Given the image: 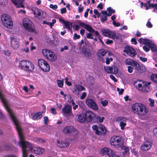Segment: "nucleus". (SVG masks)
Returning a JSON list of instances; mask_svg holds the SVG:
<instances>
[{"label":"nucleus","mask_w":157,"mask_h":157,"mask_svg":"<svg viewBox=\"0 0 157 157\" xmlns=\"http://www.w3.org/2000/svg\"><path fill=\"white\" fill-rule=\"evenodd\" d=\"M153 134L157 137V127L154 128L153 130Z\"/></svg>","instance_id":"5fc2aeb1"},{"label":"nucleus","mask_w":157,"mask_h":157,"mask_svg":"<svg viewBox=\"0 0 157 157\" xmlns=\"http://www.w3.org/2000/svg\"><path fill=\"white\" fill-rule=\"evenodd\" d=\"M149 42L147 45L150 47L152 52L155 51L157 52V47L156 45L150 40V42Z\"/></svg>","instance_id":"b1692460"},{"label":"nucleus","mask_w":157,"mask_h":157,"mask_svg":"<svg viewBox=\"0 0 157 157\" xmlns=\"http://www.w3.org/2000/svg\"><path fill=\"white\" fill-rule=\"evenodd\" d=\"M136 70L138 71L140 73H142L146 71V69L144 66H140L139 63L135 61L132 65Z\"/></svg>","instance_id":"9b49d317"},{"label":"nucleus","mask_w":157,"mask_h":157,"mask_svg":"<svg viewBox=\"0 0 157 157\" xmlns=\"http://www.w3.org/2000/svg\"><path fill=\"white\" fill-rule=\"evenodd\" d=\"M86 103L90 107L94 110H97L98 107L97 104L92 99H87L86 100Z\"/></svg>","instance_id":"f8f14e48"},{"label":"nucleus","mask_w":157,"mask_h":157,"mask_svg":"<svg viewBox=\"0 0 157 157\" xmlns=\"http://www.w3.org/2000/svg\"><path fill=\"white\" fill-rule=\"evenodd\" d=\"M123 145H122V146H121L120 147H121L123 149H124V150L125 151L123 152V153H126V152L128 151H129V149L128 147Z\"/></svg>","instance_id":"c03bdc74"},{"label":"nucleus","mask_w":157,"mask_h":157,"mask_svg":"<svg viewBox=\"0 0 157 157\" xmlns=\"http://www.w3.org/2000/svg\"><path fill=\"white\" fill-rule=\"evenodd\" d=\"M117 90L119 94L120 95H121L123 94L124 91V90L123 89H120L119 88H117Z\"/></svg>","instance_id":"3c124183"},{"label":"nucleus","mask_w":157,"mask_h":157,"mask_svg":"<svg viewBox=\"0 0 157 157\" xmlns=\"http://www.w3.org/2000/svg\"><path fill=\"white\" fill-rule=\"evenodd\" d=\"M43 118L44 123V124H47L48 123V117H47L45 116Z\"/></svg>","instance_id":"8fccbe9b"},{"label":"nucleus","mask_w":157,"mask_h":157,"mask_svg":"<svg viewBox=\"0 0 157 157\" xmlns=\"http://www.w3.org/2000/svg\"><path fill=\"white\" fill-rule=\"evenodd\" d=\"M42 112H39L35 114L33 117V119L34 120L39 119L42 117Z\"/></svg>","instance_id":"bb28decb"},{"label":"nucleus","mask_w":157,"mask_h":157,"mask_svg":"<svg viewBox=\"0 0 157 157\" xmlns=\"http://www.w3.org/2000/svg\"><path fill=\"white\" fill-rule=\"evenodd\" d=\"M17 0H11L12 1L17 7L20 8V5H19L18 3L17 2Z\"/></svg>","instance_id":"49530a36"},{"label":"nucleus","mask_w":157,"mask_h":157,"mask_svg":"<svg viewBox=\"0 0 157 157\" xmlns=\"http://www.w3.org/2000/svg\"><path fill=\"white\" fill-rule=\"evenodd\" d=\"M82 54L86 57L90 58L91 53L90 50L85 47H83L82 49Z\"/></svg>","instance_id":"a211bd4d"},{"label":"nucleus","mask_w":157,"mask_h":157,"mask_svg":"<svg viewBox=\"0 0 157 157\" xmlns=\"http://www.w3.org/2000/svg\"><path fill=\"white\" fill-rule=\"evenodd\" d=\"M124 52L132 57L136 54L135 50L128 45H127L125 47Z\"/></svg>","instance_id":"6e6552de"},{"label":"nucleus","mask_w":157,"mask_h":157,"mask_svg":"<svg viewBox=\"0 0 157 157\" xmlns=\"http://www.w3.org/2000/svg\"><path fill=\"white\" fill-rule=\"evenodd\" d=\"M112 70L113 71V74H117L118 72V69L117 67L115 66L112 67Z\"/></svg>","instance_id":"ea45409f"},{"label":"nucleus","mask_w":157,"mask_h":157,"mask_svg":"<svg viewBox=\"0 0 157 157\" xmlns=\"http://www.w3.org/2000/svg\"><path fill=\"white\" fill-rule=\"evenodd\" d=\"M110 142L111 145L117 148H119L123 145V141L119 136H114L112 137Z\"/></svg>","instance_id":"20e7f679"},{"label":"nucleus","mask_w":157,"mask_h":157,"mask_svg":"<svg viewBox=\"0 0 157 157\" xmlns=\"http://www.w3.org/2000/svg\"><path fill=\"white\" fill-rule=\"evenodd\" d=\"M86 37L89 39H93V35L90 33H88L87 34Z\"/></svg>","instance_id":"603ef678"},{"label":"nucleus","mask_w":157,"mask_h":157,"mask_svg":"<svg viewBox=\"0 0 157 157\" xmlns=\"http://www.w3.org/2000/svg\"><path fill=\"white\" fill-rule=\"evenodd\" d=\"M151 80L153 82L157 83V75L156 74H152L151 75Z\"/></svg>","instance_id":"473e14b6"},{"label":"nucleus","mask_w":157,"mask_h":157,"mask_svg":"<svg viewBox=\"0 0 157 157\" xmlns=\"http://www.w3.org/2000/svg\"><path fill=\"white\" fill-rule=\"evenodd\" d=\"M85 28L88 31L92 33H93V32L94 31V30L90 26L87 25Z\"/></svg>","instance_id":"f704fd0d"},{"label":"nucleus","mask_w":157,"mask_h":157,"mask_svg":"<svg viewBox=\"0 0 157 157\" xmlns=\"http://www.w3.org/2000/svg\"><path fill=\"white\" fill-rule=\"evenodd\" d=\"M58 86L59 87H62L63 86V80H57V81Z\"/></svg>","instance_id":"79ce46f5"},{"label":"nucleus","mask_w":157,"mask_h":157,"mask_svg":"<svg viewBox=\"0 0 157 157\" xmlns=\"http://www.w3.org/2000/svg\"><path fill=\"white\" fill-rule=\"evenodd\" d=\"M109 34V37L112 39H118V36H116V34L110 31Z\"/></svg>","instance_id":"2f4dec72"},{"label":"nucleus","mask_w":157,"mask_h":157,"mask_svg":"<svg viewBox=\"0 0 157 157\" xmlns=\"http://www.w3.org/2000/svg\"><path fill=\"white\" fill-rule=\"evenodd\" d=\"M135 61L130 59H127L126 60L125 62L127 65L132 66V65L133 64Z\"/></svg>","instance_id":"c756f323"},{"label":"nucleus","mask_w":157,"mask_h":157,"mask_svg":"<svg viewBox=\"0 0 157 157\" xmlns=\"http://www.w3.org/2000/svg\"><path fill=\"white\" fill-rule=\"evenodd\" d=\"M101 104L103 106H105L108 104V102L107 101L104 100V101H101Z\"/></svg>","instance_id":"338daca9"},{"label":"nucleus","mask_w":157,"mask_h":157,"mask_svg":"<svg viewBox=\"0 0 157 157\" xmlns=\"http://www.w3.org/2000/svg\"><path fill=\"white\" fill-rule=\"evenodd\" d=\"M149 47L148 46L147 47L146 46H144L143 47V48L145 52H148L150 50Z\"/></svg>","instance_id":"69168bd1"},{"label":"nucleus","mask_w":157,"mask_h":157,"mask_svg":"<svg viewBox=\"0 0 157 157\" xmlns=\"http://www.w3.org/2000/svg\"><path fill=\"white\" fill-rule=\"evenodd\" d=\"M148 100L150 101V106L153 107L154 105V103L155 102L151 98H149Z\"/></svg>","instance_id":"de8ad7c7"},{"label":"nucleus","mask_w":157,"mask_h":157,"mask_svg":"<svg viewBox=\"0 0 157 157\" xmlns=\"http://www.w3.org/2000/svg\"><path fill=\"white\" fill-rule=\"evenodd\" d=\"M107 53L106 50L103 49H101L98 50L97 52L98 57L99 60L101 62H104V57Z\"/></svg>","instance_id":"2eb2a0df"},{"label":"nucleus","mask_w":157,"mask_h":157,"mask_svg":"<svg viewBox=\"0 0 157 157\" xmlns=\"http://www.w3.org/2000/svg\"><path fill=\"white\" fill-rule=\"evenodd\" d=\"M38 63L39 67L43 71L46 72H48L50 71V68L49 64L44 59H39Z\"/></svg>","instance_id":"39448f33"},{"label":"nucleus","mask_w":157,"mask_h":157,"mask_svg":"<svg viewBox=\"0 0 157 157\" xmlns=\"http://www.w3.org/2000/svg\"><path fill=\"white\" fill-rule=\"evenodd\" d=\"M83 90H85V88L83 86L79 85H77L75 86L72 91L75 94L78 95L80 91Z\"/></svg>","instance_id":"dca6fc26"},{"label":"nucleus","mask_w":157,"mask_h":157,"mask_svg":"<svg viewBox=\"0 0 157 157\" xmlns=\"http://www.w3.org/2000/svg\"><path fill=\"white\" fill-rule=\"evenodd\" d=\"M68 47L67 46H65L64 48H61L60 49V51L61 52H63L64 50H67L68 49Z\"/></svg>","instance_id":"0e129e2a"},{"label":"nucleus","mask_w":157,"mask_h":157,"mask_svg":"<svg viewBox=\"0 0 157 157\" xmlns=\"http://www.w3.org/2000/svg\"><path fill=\"white\" fill-rule=\"evenodd\" d=\"M49 7L53 10L56 9L58 8V6L56 5H53L51 4L49 6Z\"/></svg>","instance_id":"bf43d9fd"},{"label":"nucleus","mask_w":157,"mask_h":157,"mask_svg":"<svg viewBox=\"0 0 157 157\" xmlns=\"http://www.w3.org/2000/svg\"><path fill=\"white\" fill-rule=\"evenodd\" d=\"M84 114L86 119V122H91L92 120L94 119L96 117V114L90 111H86Z\"/></svg>","instance_id":"1a4fd4ad"},{"label":"nucleus","mask_w":157,"mask_h":157,"mask_svg":"<svg viewBox=\"0 0 157 157\" xmlns=\"http://www.w3.org/2000/svg\"><path fill=\"white\" fill-rule=\"evenodd\" d=\"M77 120L80 122L83 123L85 121H86V119L85 114H80L78 115Z\"/></svg>","instance_id":"a878e982"},{"label":"nucleus","mask_w":157,"mask_h":157,"mask_svg":"<svg viewBox=\"0 0 157 157\" xmlns=\"http://www.w3.org/2000/svg\"><path fill=\"white\" fill-rule=\"evenodd\" d=\"M152 142L147 140L141 146L140 149L143 151H146L149 150L151 147Z\"/></svg>","instance_id":"4468645a"},{"label":"nucleus","mask_w":157,"mask_h":157,"mask_svg":"<svg viewBox=\"0 0 157 157\" xmlns=\"http://www.w3.org/2000/svg\"><path fill=\"white\" fill-rule=\"evenodd\" d=\"M138 42L140 43H143V44L147 45L150 42V40L147 39H143L142 38H140L138 40Z\"/></svg>","instance_id":"cd10ccee"},{"label":"nucleus","mask_w":157,"mask_h":157,"mask_svg":"<svg viewBox=\"0 0 157 157\" xmlns=\"http://www.w3.org/2000/svg\"><path fill=\"white\" fill-rule=\"evenodd\" d=\"M100 20L101 22L104 23L105 21L107 20V18L106 17L101 16L100 18Z\"/></svg>","instance_id":"09e8293b"},{"label":"nucleus","mask_w":157,"mask_h":157,"mask_svg":"<svg viewBox=\"0 0 157 157\" xmlns=\"http://www.w3.org/2000/svg\"><path fill=\"white\" fill-rule=\"evenodd\" d=\"M78 24L82 27L85 28V27L86 26V25H87L85 24L84 23L82 22V21H78Z\"/></svg>","instance_id":"a18cd8bd"},{"label":"nucleus","mask_w":157,"mask_h":157,"mask_svg":"<svg viewBox=\"0 0 157 157\" xmlns=\"http://www.w3.org/2000/svg\"><path fill=\"white\" fill-rule=\"evenodd\" d=\"M147 4L148 6L149 7V8L151 7H152L153 8H155V9L156 10H157V4H151L150 3V1H147Z\"/></svg>","instance_id":"c9c22d12"},{"label":"nucleus","mask_w":157,"mask_h":157,"mask_svg":"<svg viewBox=\"0 0 157 157\" xmlns=\"http://www.w3.org/2000/svg\"><path fill=\"white\" fill-rule=\"evenodd\" d=\"M61 13L62 14L66 13L67 12V10L65 8H63L60 10Z\"/></svg>","instance_id":"052dcab7"},{"label":"nucleus","mask_w":157,"mask_h":157,"mask_svg":"<svg viewBox=\"0 0 157 157\" xmlns=\"http://www.w3.org/2000/svg\"><path fill=\"white\" fill-rule=\"evenodd\" d=\"M98 131L95 132V133L98 135H101V134H104L106 132L105 127L103 125H101L98 127Z\"/></svg>","instance_id":"412c9836"},{"label":"nucleus","mask_w":157,"mask_h":157,"mask_svg":"<svg viewBox=\"0 0 157 157\" xmlns=\"http://www.w3.org/2000/svg\"><path fill=\"white\" fill-rule=\"evenodd\" d=\"M6 22V25L4 24V23H2L3 25L5 26L10 29H11L13 28V24L11 19L7 21Z\"/></svg>","instance_id":"393cba45"},{"label":"nucleus","mask_w":157,"mask_h":157,"mask_svg":"<svg viewBox=\"0 0 157 157\" xmlns=\"http://www.w3.org/2000/svg\"><path fill=\"white\" fill-rule=\"evenodd\" d=\"M80 35H77L76 33L74 34V36L73 39L74 40L80 38Z\"/></svg>","instance_id":"4d7b16f0"},{"label":"nucleus","mask_w":157,"mask_h":157,"mask_svg":"<svg viewBox=\"0 0 157 157\" xmlns=\"http://www.w3.org/2000/svg\"><path fill=\"white\" fill-rule=\"evenodd\" d=\"M1 19L2 23H4V24L6 25V22L7 21L11 20L10 16L8 14H4L2 15Z\"/></svg>","instance_id":"4be33fe9"},{"label":"nucleus","mask_w":157,"mask_h":157,"mask_svg":"<svg viewBox=\"0 0 157 157\" xmlns=\"http://www.w3.org/2000/svg\"><path fill=\"white\" fill-rule=\"evenodd\" d=\"M10 41L11 47L14 49H17L19 47V42L17 40L13 38H11Z\"/></svg>","instance_id":"aec40b11"},{"label":"nucleus","mask_w":157,"mask_h":157,"mask_svg":"<svg viewBox=\"0 0 157 157\" xmlns=\"http://www.w3.org/2000/svg\"><path fill=\"white\" fill-rule=\"evenodd\" d=\"M19 67L23 70L28 71H32L34 69L33 64L29 61L23 60L19 63Z\"/></svg>","instance_id":"f03ea898"},{"label":"nucleus","mask_w":157,"mask_h":157,"mask_svg":"<svg viewBox=\"0 0 157 157\" xmlns=\"http://www.w3.org/2000/svg\"><path fill=\"white\" fill-rule=\"evenodd\" d=\"M87 82L90 85L93 84L94 83V78L92 76L90 77L87 79Z\"/></svg>","instance_id":"4c0bfd02"},{"label":"nucleus","mask_w":157,"mask_h":157,"mask_svg":"<svg viewBox=\"0 0 157 157\" xmlns=\"http://www.w3.org/2000/svg\"><path fill=\"white\" fill-rule=\"evenodd\" d=\"M20 146L22 148V154H23V157H27V155L25 153V151L24 150V147H23L22 144V143L20 142L19 144Z\"/></svg>","instance_id":"a19ab883"},{"label":"nucleus","mask_w":157,"mask_h":157,"mask_svg":"<svg viewBox=\"0 0 157 157\" xmlns=\"http://www.w3.org/2000/svg\"><path fill=\"white\" fill-rule=\"evenodd\" d=\"M127 119L125 117H119L116 119V121L120 122V126L121 129L123 130L124 128V127L126 125V122Z\"/></svg>","instance_id":"ddd939ff"},{"label":"nucleus","mask_w":157,"mask_h":157,"mask_svg":"<svg viewBox=\"0 0 157 157\" xmlns=\"http://www.w3.org/2000/svg\"><path fill=\"white\" fill-rule=\"evenodd\" d=\"M101 32L103 35L109 37L110 31L108 29H102Z\"/></svg>","instance_id":"c85d7f7f"},{"label":"nucleus","mask_w":157,"mask_h":157,"mask_svg":"<svg viewBox=\"0 0 157 157\" xmlns=\"http://www.w3.org/2000/svg\"><path fill=\"white\" fill-rule=\"evenodd\" d=\"M23 26L26 30L30 32L35 33V27L32 21L28 18L23 20Z\"/></svg>","instance_id":"7ed1b4c3"},{"label":"nucleus","mask_w":157,"mask_h":157,"mask_svg":"<svg viewBox=\"0 0 157 157\" xmlns=\"http://www.w3.org/2000/svg\"><path fill=\"white\" fill-rule=\"evenodd\" d=\"M65 27L69 29H70L72 27V24L67 21H65L64 23Z\"/></svg>","instance_id":"72a5a7b5"},{"label":"nucleus","mask_w":157,"mask_h":157,"mask_svg":"<svg viewBox=\"0 0 157 157\" xmlns=\"http://www.w3.org/2000/svg\"><path fill=\"white\" fill-rule=\"evenodd\" d=\"M43 23L44 24H46L49 26L51 28H52V25L51 22H48L46 21H43Z\"/></svg>","instance_id":"6e6d98bb"},{"label":"nucleus","mask_w":157,"mask_h":157,"mask_svg":"<svg viewBox=\"0 0 157 157\" xmlns=\"http://www.w3.org/2000/svg\"><path fill=\"white\" fill-rule=\"evenodd\" d=\"M57 146L61 148L67 147L69 146V143L67 141L65 140L57 141Z\"/></svg>","instance_id":"6ab92c4d"},{"label":"nucleus","mask_w":157,"mask_h":157,"mask_svg":"<svg viewBox=\"0 0 157 157\" xmlns=\"http://www.w3.org/2000/svg\"><path fill=\"white\" fill-rule=\"evenodd\" d=\"M7 3V0H0V4L4 6Z\"/></svg>","instance_id":"37998d69"},{"label":"nucleus","mask_w":157,"mask_h":157,"mask_svg":"<svg viewBox=\"0 0 157 157\" xmlns=\"http://www.w3.org/2000/svg\"><path fill=\"white\" fill-rule=\"evenodd\" d=\"M72 107L69 105H66L62 110V113L66 117L70 116L72 114Z\"/></svg>","instance_id":"0eeeda50"},{"label":"nucleus","mask_w":157,"mask_h":157,"mask_svg":"<svg viewBox=\"0 0 157 157\" xmlns=\"http://www.w3.org/2000/svg\"><path fill=\"white\" fill-rule=\"evenodd\" d=\"M33 14L35 15L40 16L41 18H44L45 17V13L37 8H33L32 9Z\"/></svg>","instance_id":"9d476101"},{"label":"nucleus","mask_w":157,"mask_h":157,"mask_svg":"<svg viewBox=\"0 0 157 157\" xmlns=\"http://www.w3.org/2000/svg\"><path fill=\"white\" fill-rule=\"evenodd\" d=\"M76 131V129L72 126L65 127L63 130V132L66 134H71Z\"/></svg>","instance_id":"f3484780"},{"label":"nucleus","mask_w":157,"mask_h":157,"mask_svg":"<svg viewBox=\"0 0 157 157\" xmlns=\"http://www.w3.org/2000/svg\"><path fill=\"white\" fill-rule=\"evenodd\" d=\"M113 60V59L112 58H106V63L107 64H109L110 63V61H111Z\"/></svg>","instance_id":"13d9d810"},{"label":"nucleus","mask_w":157,"mask_h":157,"mask_svg":"<svg viewBox=\"0 0 157 157\" xmlns=\"http://www.w3.org/2000/svg\"><path fill=\"white\" fill-rule=\"evenodd\" d=\"M95 118L98 122V121L100 123H102L103 122L104 120L105 119V118L104 117H101L99 116H96V115Z\"/></svg>","instance_id":"58836bf2"},{"label":"nucleus","mask_w":157,"mask_h":157,"mask_svg":"<svg viewBox=\"0 0 157 157\" xmlns=\"http://www.w3.org/2000/svg\"><path fill=\"white\" fill-rule=\"evenodd\" d=\"M132 108L133 112L142 116L145 115L147 112L145 105L141 103H135L132 105Z\"/></svg>","instance_id":"f257e3e1"},{"label":"nucleus","mask_w":157,"mask_h":157,"mask_svg":"<svg viewBox=\"0 0 157 157\" xmlns=\"http://www.w3.org/2000/svg\"><path fill=\"white\" fill-rule=\"evenodd\" d=\"M146 26L147 27L150 28H152L153 26L152 25L149 21H148L147 23Z\"/></svg>","instance_id":"680f3d73"},{"label":"nucleus","mask_w":157,"mask_h":157,"mask_svg":"<svg viewBox=\"0 0 157 157\" xmlns=\"http://www.w3.org/2000/svg\"><path fill=\"white\" fill-rule=\"evenodd\" d=\"M101 13L102 14V16L106 17H107L108 15L107 11L102 10L101 12Z\"/></svg>","instance_id":"864d4df0"},{"label":"nucleus","mask_w":157,"mask_h":157,"mask_svg":"<svg viewBox=\"0 0 157 157\" xmlns=\"http://www.w3.org/2000/svg\"><path fill=\"white\" fill-rule=\"evenodd\" d=\"M86 96V93L85 92L82 93V95L80 97V99H84Z\"/></svg>","instance_id":"e2e57ef3"},{"label":"nucleus","mask_w":157,"mask_h":157,"mask_svg":"<svg viewBox=\"0 0 157 157\" xmlns=\"http://www.w3.org/2000/svg\"><path fill=\"white\" fill-rule=\"evenodd\" d=\"M104 68L106 72L109 73H113V71L112 70V67H104Z\"/></svg>","instance_id":"7c9ffc66"},{"label":"nucleus","mask_w":157,"mask_h":157,"mask_svg":"<svg viewBox=\"0 0 157 157\" xmlns=\"http://www.w3.org/2000/svg\"><path fill=\"white\" fill-rule=\"evenodd\" d=\"M51 52V51L48 50L46 49H44L42 50V53L44 56L47 58L48 55Z\"/></svg>","instance_id":"e433bc0d"},{"label":"nucleus","mask_w":157,"mask_h":157,"mask_svg":"<svg viewBox=\"0 0 157 157\" xmlns=\"http://www.w3.org/2000/svg\"><path fill=\"white\" fill-rule=\"evenodd\" d=\"M128 71L129 73H131L133 71V68L131 66H129L128 67Z\"/></svg>","instance_id":"774afa93"},{"label":"nucleus","mask_w":157,"mask_h":157,"mask_svg":"<svg viewBox=\"0 0 157 157\" xmlns=\"http://www.w3.org/2000/svg\"><path fill=\"white\" fill-rule=\"evenodd\" d=\"M47 59L51 61H53L56 59L57 57L54 53L51 52L47 57Z\"/></svg>","instance_id":"5701e85b"},{"label":"nucleus","mask_w":157,"mask_h":157,"mask_svg":"<svg viewBox=\"0 0 157 157\" xmlns=\"http://www.w3.org/2000/svg\"><path fill=\"white\" fill-rule=\"evenodd\" d=\"M142 83L143 84L141 83L138 84L136 87L138 90L144 92H149L150 90V83L149 82L144 83L143 82Z\"/></svg>","instance_id":"423d86ee"}]
</instances>
